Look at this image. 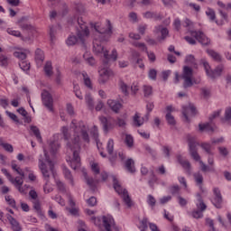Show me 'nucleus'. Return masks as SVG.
Here are the masks:
<instances>
[{
	"label": "nucleus",
	"mask_w": 231,
	"mask_h": 231,
	"mask_svg": "<svg viewBox=\"0 0 231 231\" xmlns=\"http://www.w3.org/2000/svg\"><path fill=\"white\" fill-rule=\"evenodd\" d=\"M70 128L74 131V138L72 142L67 143L68 149H70L73 152V158L70 161V167L74 171L80 169V137L82 138L85 143H89V126L86 125L82 121L77 123L76 119H73L70 124ZM80 133V136L77 135Z\"/></svg>",
	"instance_id": "1"
},
{
	"label": "nucleus",
	"mask_w": 231,
	"mask_h": 231,
	"mask_svg": "<svg viewBox=\"0 0 231 231\" xmlns=\"http://www.w3.org/2000/svg\"><path fill=\"white\" fill-rule=\"evenodd\" d=\"M45 162L42 160H39V169L47 181H50V176L52 175L55 178V164L51 160H50V156H48V152L44 150ZM47 163V164H46Z\"/></svg>",
	"instance_id": "2"
},
{
	"label": "nucleus",
	"mask_w": 231,
	"mask_h": 231,
	"mask_svg": "<svg viewBox=\"0 0 231 231\" xmlns=\"http://www.w3.org/2000/svg\"><path fill=\"white\" fill-rule=\"evenodd\" d=\"M193 73L194 70L192 69V68L185 66L183 68V72L180 77L178 72H175V84H178V82H180V79H181L183 80L182 88H184V89H188V88H192L195 84H198V82L192 79Z\"/></svg>",
	"instance_id": "3"
},
{
	"label": "nucleus",
	"mask_w": 231,
	"mask_h": 231,
	"mask_svg": "<svg viewBox=\"0 0 231 231\" xmlns=\"http://www.w3.org/2000/svg\"><path fill=\"white\" fill-rule=\"evenodd\" d=\"M93 51L96 55L103 54L104 66H109V51L104 49V45H102V40H97V38H95L93 42Z\"/></svg>",
	"instance_id": "4"
},
{
	"label": "nucleus",
	"mask_w": 231,
	"mask_h": 231,
	"mask_svg": "<svg viewBox=\"0 0 231 231\" xmlns=\"http://www.w3.org/2000/svg\"><path fill=\"white\" fill-rule=\"evenodd\" d=\"M113 181L116 192H117V194H121L123 201L125 203L128 208H131V207H133V200H131V197H129V192H127L126 189H122V186H120V183H118L116 177H113Z\"/></svg>",
	"instance_id": "5"
},
{
	"label": "nucleus",
	"mask_w": 231,
	"mask_h": 231,
	"mask_svg": "<svg viewBox=\"0 0 231 231\" xmlns=\"http://www.w3.org/2000/svg\"><path fill=\"white\" fill-rule=\"evenodd\" d=\"M79 27L77 28V35L79 40L84 44L86 37L89 36V29L88 28V23L84 22V18H78Z\"/></svg>",
	"instance_id": "6"
},
{
	"label": "nucleus",
	"mask_w": 231,
	"mask_h": 231,
	"mask_svg": "<svg viewBox=\"0 0 231 231\" xmlns=\"http://www.w3.org/2000/svg\"><path fill=\"white\" fill-rule=\"evenodd\" d=\"M107 28H102V23H91V28L97 32L99 35H111L113 33V25H111V21L106 20Z\"/></svg>",
	"instance_id": "7"
},
{
	"label": "nucleus",
	"mask_w": 231,
	"mask_h": 231,
	"mask_svg": "<svg viewBox=\"0 0 231 231\" xmlns=\"http://www.w3.org/2000/svg\"><path fill=\"white\" fill-rule=\"evenodd\" d=\"M188 143L189 148V154L195 160V162H199L201 160V157L199 156V153H198V143L196 142V139L194 137H188Z\"/></svg>",
	"instance_id": "8"
},
{
	"label": "nucleus",
	"mask_w": 231,
	"mask_h": 231,
	"mask_svg": "<svg viewBox=\"0 0 231 231\" xmlns=\"http://www.w3.org/2000/svg\"><path fill=\"white\" fill-rule=\"evenodd\" d=\"M189 33L191 37H195V39L202 44V46H209L210 44V40L205 33L201 31H189Z\"/></svg>",
	"instance_id": "9"
},
{
	"label": "nucleus",
	"mask_w": 231,
	"mask_h": 231,
	"mask_svg": "<svg viewBox=\"0 0 231 231\" xmlns=\"http://www.w3.org/2000/svg\"><path fill=\"white\" fill-rule=\"evenodd\" d=\"M197 113H198V110H196V106L191 103L182 107V115L186 122H190V119H189V116H196Z\"/></svg>",
	"instance_id": "10"
},
{
	"label": "nucleus",
	"mask_w": 231,
	"mask_h": 231,
	"mask_svg": "<svg viewBox=\"0 0 231 231\" xmlns=\"http://www.w3.org/2000/svg\"><path fill=\"white\" fill-rule=\"evenodd\" d=\"M42 101L43 106H45L49 111H53V97L50 92L47 90L42 92Z\"/></svg>",
	"instance_id": "11"
},
{
	"label": "nucleus",
	"mask_w": 231,
	"mask_h": 231,
	"mask_svg": "<svg viewBox=\"0 0 231 231\" xmlns=\"http://www.w3.org/2000/svg\"><path fill=\"white\" fill-rule=\"evenodd\" d=\"M214 198L211 200L212 204L216 208H223V196L221 195V190L219 188L213 189Z\"/></svg>",
	"instance_id": "12"
},
{
	"label": "nucleus",
	"mask_w": 231,
	"mask_h": 231,
	"mask_svg": "<svg viewBox=\"0 0 231 231\" xmlns=\"http://www.w3.org/2000/svg\"><path fill=\"white\" fill-rule=\"evenodd\" d=\"M103 230L102 231H111V228H114L116 231H120L116 226H115V219L113 217H103Z\"/></svg>",
	"instance_id": "13"
},
{
	"label": "nucleus",
	"mask_w": 231,
	"mask_h": 231,
	"mask_svg": "<svg viewBox=\"0 0 231 231\" xmlns=\"http://www.w3.org/2000/svg\"><path fill=\"white\" fill-rule=\"evenodd\" d=\"M98 74H99V79H98L99 84H106V82L109 80V77L113 75V71L107 68H103L98 70Z\"/></svg>",
	"instance_id": "14"
},
{
	"label": "nucleus",
	"mask_w": 231,
	"mask_h": 231,
	"mask_svg": "<svg viewBox=\"0 0 231 231\" xmlns=\"http://www.w3.org/2000/svg\"><path fill=\"white\" fill-rule=\"evenodd\" d=\"M99 121L103 125V131L107 134L111 129L115 128V125L111 122L110 119H107L106 116H99Z\"/></svg>",
	"instance_id": "15"
},
{
	"label": "nucleus",
	"mask_w": 231,
	"mask_h": 231,
	"mask_svg": "<svg viewBox=\"0 0 231 231\" xmlns=\"http://www.w3.org/2000/svg\"><path fill=\"white\" fill-rule=\"evenodd\" d=\"M223 71H225V66L219 65L217 68H215L214 70L211 69L208 77L212 80H216V79H217L218 77H221V75L223 74Z\"/></svg>",
	"instance_id": "16"
},
{
	"label": "nucleus",
	"mask_w": 231,
	"mask_h": 231,
	"mask_svg": "<svg viewBox=\"0 0 231 231\" xmlns=\"http://www.w3.org/2000/svg\"><path fill=\"white\" fill-rule=\"evenodd\" d=\"M107 106L116 114L120 113V110L122 109V103H120V101L108 99L107 100Z\"/></svg>",
	"instance_id": "17"
},
{
	"label": "nucleus",
	"mask_w": 231,
	"mask_h": 231,
	"mask_svg": "<svg viewBox=\"0 0 231 231\" xmlns=\"http://www.w3.org/2000/svg\"><path fill=\"white\" fill-rule=\"evenodd\" d=\"M125 169H126V171L130 172V174H134L136 172V167L134 166V160H133L132 158L127 159L125 162Z\"/></svg>",
	"instance_id": "18"
},
{
	"label": "nucleus",
	"mask_w": 231,
	"mask_h": 231,
	"mask_svg": "<svg viewBox=\"0 0 231 231\" xmlns=\"http://www.w3.org/2000/svg\"><path fill=\"white\" fill-rule=\"evenodd\" d=\"M193 178L195 180L196 185L199 187L201 192H205V189H203V175L201 174V172H195L193 174Z\"/></svg>",
	"instance_id": "19"
},
{
	"label": "nucleus",
	"mask_w": 231,
	"mask_h": 231,
	"mask_svg": "<svg viewBox=\"0 0 231 231\" xmlns=\"http://www.w3.org/2000/svg\"><path fill=\"white\" fill-rule=\"evenodd\" d=\"M7 219L12 226V230L14 231H22L21 224H19L12 215H7Z\"/></svg>",
	"instance_id": "20"
},
{
	"label": "nucleus",
	"mask_w": 231,
	"mask_h": 231,
	"mask_svg": "<svg viewBox=\"0 0 231 231\" xmlns=\"http://www.w3.org/2000/svg\"><path fill=\"white\" fill-rule=\"evenodd\" d=\"M157 32H161V37L159 38L160 42L165 41L169 37V29L159 25L156 27Z\"/></svg>",
	"instance_id": "21"
},
{
	"label": "nucleus",
	"mask_w": 231,
	"mask_h": 231,
	"mask_svg": "<svg viewBox=\"0 0 231 231\" xmlns=\"http://www.w3.org/2000/svg\"><path fill=\"white\" fill-rule=\"evenodd\" d=\"M177 160L179 163H180V165L183 167V169H185V171H187V172L190 174V168H191L190 162L187 160H184L181 155H178Z\"/></svg>",
	"instance_id": "22"
},
{
	"label": "nucleus",
	"mask_w": 231,
	"mask_h": 231,
	"mask_svg": "<svg viewBox=\"0 0 231 231\" xmlns=\"http://www.w3.org/2000/svg\"><path fill=\"white\" fill-rule=\"evenodd\" d=\"M218 14L221 19L216 20V24H217V26H223V24H225V21H228V14L225 13L222 9H218Z\"/></svg>",
	"instance_id": "23"
},
{
	"label": "nucleus",
	"mask_w": 231,
	"mask_h": 231,
	"mask_svg": "<svg viewBox=\"0 0 231 231\" xmlns=\"http://www.w3.org/2000/svg\"><path fill=\"white\" fill-rule=\"evenodd\" d=\"M83 174H84V178H85V180L87 181V184L88 185V187L92 190H94L95 187H97V183H98V180H95L93 178H89L86 171H84Z\"/></svg>",
	"instance_id": "24"
},
{
	"label": "nucleus",
	"mask_w": 231,
	"mask_h": 231,
	"mask_svg": "<svg viewBox=\"0 0 231 231\" xmlns=\"http://www.w3.org/2000/svg\"><path fill=\"white\" fill-rule=\"evenodd\" d=\"M143 17H145V19H155L156 21H162V19H163V16L162 14H158L151 11H147L146 13H144Z\"/></svg>",
	"instance_id": "25"
},
{
	"label": "nucleus",
	"mask_w": 231,
	"mask_h": 231,
	"mask_svg": "<svg viewBox=\"0 0 231 231\" xmlns=\"http://www.w3.org/2000/svg\"><path fill=\"white\" fill-rule=\"evenodd\" d=\"M197 199L199 203H197V208L198 210H200L201 212H205L207 210V204L203 201V198H201V194H197Z\"/></svg>",
	"instance_id": "26"
},
{
	"label": "nucleus",
	"mask_w": 231,
	"mask_h": 231,
	"mask_svg": "<svg viewBox=\"0 0 231 231\" xmlns=\"http://www.w3.org/2000/svg\"><path fill=\"white\" fill-rule=\"evenodd\" d=\"M223 124H230L231 122V106L225 109L224 117L221 118Z\"/></svg>",
	"instance_id": "27"
},
{
	"label": "nucleus",
	"mask_w": 231,
	"mask_h": 231,
	"mask_svg": "<svg viewBox=\"0 0 231 231\" xmlns=\"http://www.w3.org/2000/svg\"><path fill=\"white\" fill-rule=\"evenodd\" d=\"M23 183H24V179H20L19 177H16L14 179V182H13V185L16 187V189L23 194L24 193V189H23Z\"/></svg>",
	"instance_id": "28"
},
{
	"label": "nucleus",
	"mask_w": 231,
	"mask_h": 231,
	"mask_svg": "<svg viewBox=\"0 0 231 231\" xmlns=\"http://www.w3.org/2000/svg\"><path fill=\"white\" fill-rule=\"evenodd\" d=\"M207 53L209 55L210 58L216 60V62H221L222 57L221 54L217 52L214 50H207Z\"/></svg>",
	"instance_id": "29"
},
{
	"label": "nucleus",
	"mask_w": 231,
	"mask_h": 231,
	"mask_svg": "<svg viewBox=\"0 0 231 231\" xmlns=\"http://www.w3.org/2000/svg\"><path fill=\"white\" fill-rule=\"evenodd\" d=\"M35 60L37 64H42L44 62V51L41 49L35 51Z\"/></svg>",
	"instance_id": "30"
},
{
	"label": "nucleus",
	"mask_w": 231,
	"mask_h": 231,
	"mask_svg": "<svg viewBox=\"0 0 231 231\" xmlns=\"http://www.w3.org/2000/svg\"><path fill=\"white\" fill-rule=\"evenodd\" d=\"M199 163L200 164V171H202V172H216V168L213 166L208 167L201 159H199Z\"/></svg>",
	"instance_id": "31"
},
{
	"label": "nucleus",
	"mask_w": 231,
	"mask_h": 231,
	"mask_svg": "<svg viewBox=\"0 0 231 231\" xmlns=\"http://www.w3.org/2000/svg\"><path fill=\"white\" fill-rule=\"evenodd\" d=\"M85 100L88 109H90V111H93V109H95V103L93 101V97H91V94H87L85 96Z\"/></svg>",
	"instance_id": "32"
},
{
	"label": "nucleus",
	"mask_w": 231,
	"mask_h": 231,
	"mask_svg": "<svg viewBox=\"0 0 231 231\" xmlns=\"http://www.w3.org/2000/svg\"><path fill=\"white\" fill-rule=\"evenodd\" d=\"M17 113H19V115H22V116H23L24 122H26L27 124H30L32 122V118L28 116V112L26 111V109H24V107L18 108Z\"/></svg>",
	"instance_id": "33"
},
{
	"label": "nucleus",
	"mask_w": 231,
	"mask_h": 231,
	"mask_svg": "<svg viewBox=\"0 0 231 231\" xmlns=\"http://www.w3.org/2000/svg\"><path fill=\"white\" fill-rule=\"evenodd\" d=\"M11 167H12L13 171H15V172H17V174H19V176H21L20 179L24 180V171H23V169H21L20 167H18L15 164V161H13L11 162Z\"/></svg>",
	"instance_id": "34"
},
{
	"label": "nucleus",
	"mask_w": 231,
	"mask_h": 231,
	"mask_svg": "<svg viewBox=\"0 0 231 231\" xmlns=\"http://www.w3.org/2000/svg\"><path fill=\"white\" fill-rule=\"evenodd\" d=\"M50 149L52 154H55L60 149V143L59 141H52L50 143Z\"/></svg>",
	"instance_id": "35"
},
{
	"label": "nucleus",
	"mask_w": 231,
	"mask_h": 231,
	"mask_svg": "<svg viewBox=\"0 0 231 231\" xmlns=\"http://www.w3.org/2000/svg\"><path fill=\"white\" fill-rule=\"evenodd\" d=\"M31 131L33 133L34 136H36L38 142L42 143V136L41 135V130L37 126H31Z\"/></svg>",
	"instance_id": "36"
},
{
	"label": "nucleus",
	"mask_w": 231,
	"mask_h": 231,
	"mask_svg": "<svg viewBox=\"0 0 231 231\" xmlns=\"http://www.w3.org/2000/svg\"><path fill=\"white\" fill-rule=\"evenodd\" d=\"M45 75L47 77H51L53 75V67L51 66V61H47L44 66Z\"/></svg>",
	"instance_id": "37"
},
{
	"label": "nucleus",
	"mask_w": 231,
	"mask_h": 231,
	"mask_svg": "<svg viewBox=\"0 0 231 231\" xmlns=\"http://www.w3.org/2000/svg\"><path fill=\"white\" fill-rule=\"evenodd\" d=\"M63 173L65 178L69 181L70 185H75V182H73V175H71V171L68 170V168H63Z\"/></svg>",
	"instance_id": "38"
},
{
	"label": "nucleus",
	"mask_w": 231,
	"mask_h": 231,
	"mask_svg": "<svg viewBox=\"0 0 231 231\" xmlns=\"http://www.w3.org/2000/svg\"><path fill=\"white\" fill-rule=\"evenodd\" d=\"M83 59L86 60V62H88V64H89V66H95L97 62L93 56H89V52L83 54Z\"/></svg>",
	"instance_id": "39"
},
{
	"label": "nucleus",
	"mask_w": 231,
	"mask_h": 231,
	"mask_svg": "<svg viewBox=\"0 0 231 231\" xmlns=\"http://www.w3.org/2000/svg\"><path fill=\"white\" fill-rule=\"evenodd\" d=\"M82 77H83L85 86L89 89H93V85L91 84V79H89V77L88 76V73L83 72Z\"/></svg>",
	"instance_id": "40"
},
{
	"label": "nucleus",
	"mask_w": 231,
	"mask_h": 231,
	"mask_svg": "<svg viewBox=\"0 0 231 231\" xmlns=\"http://www.w3.org/2000/svg\"><path fill=\"white\" fill-rule=\"evenodd\" d=\"M165 118L169 125H171V127H174V125H176V119L174 118V116H172V114L167 113Z\"/></svg>",
	"instance_id": "41"
},
{
	"label": "nucleus",
	"mask_w": 231,
	"mask_h": 231,
	"mask_svg": "<svg viewBox=\"0 0 231 231\" xmlns=\"http://www.w3.org/2000/svg\"><path fill=\"white\" fill-rule=\"evenodd\" d=\"M125 143L129 148L134 147V139L133 138V135L125 134Z\"/></svg>",
	"instance_id": "42"
},
{
	"label": "nucleus",
	"mask_w": 231,
	"mask_h": 231,
	"mask_svg": "<svg viewBox=\"0 0 231 231\" xmlns=\"http://www.w3.org/2000/svg\"><path fill=\"white\" fill-rule=\"evenodd\" d=\"M119 88H120L122 93H124V95L125 97H127V95H129V91H128L129 86H127V84H125V82H124V80L119 81Z\"/></svg>",
	"instance_id": "43"
},
{
	"label": "nucleus",
	"mask_w": 231,
	"mask_h": 231,
	"mask_svg": "<svg viewBox=\"0 0 231 231\" xmlns=\"http://www.w3.org/2000/svg\"><path fill=\"white\" fill-rule=\"evenodd\" d=\"M106 151L109 156L113 155V152L115 151V141L113 139H109L106 144Z\"/></svg>",
	"instance_id": "44"
},
{
	"label": "nucleus",
	"mask_w": 231,
	"mask_h": 231,
	"mask_svg": "<svg viewBox=\"0 0 231 231\" xmlns=\"http://www.w3.org/2000/svg\"><path fill=\"white\" fill-rule=\"evenodd\" d=\"M206 15L208 17L209 21L211 22H214L216 23V11H214V9H210L208 8L207 11H206Z\"/></svg>",
	"instance_id": "45"
},
{
	"label": "nucleus",
	"mask_w": 231,
	"mask_h": 231,
	"mask_svg": "<svg viewBox=\"0 0 231 231\" xmlns=\"http://www.w3.org/2000/svg\"><path fill=\"white\" fill-rule=\"evenodd\" d=\"M199 131H207V133H214V128L209 124L199 125Z\"/></svg>",
	"instance_id": "46"
},
{
	"label": "nucleus",
	"mask_w": 231,
	"mask_h": 231,
	"mask_svg": "<svg viewBox=\"0 0 231 231\" xmlns=\"http://www.w3.org/2000/svg\"><path fill=\"white\" fill-rule=\"evenodd\" d=\"M66 42L68 46H75V44L79 42V38H77L75 35H70L68 37Z\"/></svg>",
	"instance_id": "47"
},
{
	"label": "nucleus",
	"mask_w": 231,
	"mask_h": 231,
	"mask_svg": "<svg viewBox=\"0 0 231 231\" xmlns=\"http://www.w3.org/2000/svg\"><path fill=\"white\" fill-rule=\"evenodd\" d=\"M181 188L179 185H173L170 187V192L172 196H178Z\"/></svg>",
	"instance_id": "48"
},
{
	"label": "nucleus",
	"mask_w": 231,
	"mask_h": 231,
	"mask_svg": "<svg viewBox=\"0 0 231 231\" xmlns=\"http://www.w3.org/2000/svg\"><path fill=\"white\" fill-rule=\"evenodd\" d=\"M190 216L192 217H194V219H201L203 217V211L197 209V210H193L190 213Z\"/></svg>",
	"instance_id": "49"
},
{
	"label": "nucleus",
	"mask_w": 231,
	"mask_h": 231,
	"mask_svg": "<svg viewBox=\"0 0 231 231\" xmlns=\"http://www.w3.org/2000/svg\"><path fill=\"white\" fill-rule=\"evenodd\" d=\"M5 201L6 203L12 207L13 208H17V206L15 204V199H14L12 198V196L8 195V196H5Z\"/></svg>",
	"instance_id": "50"
},
{
	"label": "nucleus",
	"mask_w": 231,
	"mask_h": 231,
	"mask_svg": "<svg viewBox=\"0 0 231 231\" xmlns=\"http://www.w3.org/2000/svg\"><path fill=\"white\" fill-rule=\"evenodd\" d=\"M200 146L207 152V154H212V145H210V143H203Z\"/></svg>",
	"instance_id": "51"
},
{
	"label": "nucleus",
	"mask_w": 231,
	"mask_h": 231,
	"mask_svg": "<svg viewBox=\"0 0 231 231\" xmlns=\"http://www.w3.org/2000/svg\"><path fill=\"white\" fill-rule=\"evenodd\" d=\"M201 62H202L203 68H204V69L206 71V75L208 77V75H210V72L212 71V69H210V65L205 60H202Z\"/></svg>",
	"instance_id": "52"
},
{
	"label": "nucleus",
	"mask_w": 231,
	"mask_h": 231,
	"mask_svg": "<svg viewBox=\"0 0 231 231\" xmlns=\"http://www.w3.org/2000/svg\"><path fill=\"white\" fill-rule=\"evenodd\" d=\"M140 223L141 231H145L149 227V219H147V217L143 218Z\"/></svg>",
	"instance_id": "53"
},
{
	"label": "nucleus",
	"mask_w": 231,
	"mask_h": 231,
	"mask_svg": "<svg viewBox=\"0 0 231 231\" xmlns=\"http://www.w3.org/2000/svg\"><path fill=\"white\" fill-rule=\"evenodd\" d=\"M156 181H157L156 175H154V171H152L150 173V180H148L150 187H154V183H156Z\"/></svg>",
	"instance_id": "54"
},
{
	"label": "nucleus",
	"mask_w": 231,
	"mask_h": 231,
	"mask_svg": "<svg viewBox=\"0 0 231 231\" xmlns=\"http://www.w3.org/2000/svg\"><path fill=\"white\" fill-rule=\"evenodd\" d=\"M133 46H134L135 48H140L142 51H147V46H145V43L143 42H134L133 43Z\"/></svg>",
	"instance_id": "55"
},
{
	"label": "nucleus",
	"mask_w": 231,
	"mask_h": 231,
	"mask_svg": "<svg viewBox=\"0 0 231 231\" xmlns=\"http://www.w3.org/2000/svg\"><path fill=\"white\" fill-rule=\"evenodd\" d=\"M0 66L6 67L8 66V57L0 54Z\"/></svg>",
	"instance_id": "56"
},
{
	"label": "nucleus",
	"mask_w": 231,
	"mask_h": 231,
	"mask_svg": "<svg viewBox=\"0 0 231 231\" xmlns=\"http://www.w3.org/2000/svg\"><path fill=\"white\" fill-rule=\"evenodd\" d=\"M158 75V71L154 69H151L148 72V77L151 79V80H156V77Z\"/></svg>",
	"instance_id": "57"
},
{
	"label": "nucleus",
	"mask_w": 231,
	"mask_h": 231,
	"mask_svg": "<svg viewBox=\"0 0 231 231\" xmlns=\"http://www.w3.org/2000/svg\"><path fill=\"white\" fill-rule=\"evenodd\" d=\"M68 126H62L61 127V133L63 134L64 140H69V133Z\"/></svg>",
	"instance_id": "58"
},
{
	"label": "nucleus",
	"mask_w": 231,
	"mask_h": 231,
	"mask_svg": "<svg viewBox=\"0 0 231 231\" xmlns=\"http://www.w3.org/2000/svg\"><path fill=\"white\" fill-rule=\"evenodd\" d=\"M5 114L7 115V116H9V118H11V120H14L16 124H20L19 122V118L17 117V116L10 111H5Z\"/></svg>",
	"instance_id": "59"
},
{
	"label": "nucleus",
	"mask_w": 231,
	"mask_h": 231,
	"mask_svg": "<svg viewBox=\"0 0 231 231\" xmlns=\"http://www.w3.org/2000/svg\"><path fill=\"white\" fill-rule=\"evenodd\" d=\"M162 153L169 160L171 158V148L167 145L162 146Z\"/></svg>",
	"instance_id": "60"
},
{
	"label": "nucleus",
	"mask_w": 231,
	"mask_h": 231,
	"mask_svg": "<svg viewBox=\"0 0 231 231\" xmlns=\"http://www.w3.org/2000/svg\"><path fill=\"white\" fill-rule=\"evenodd\" d=\"M143 93H144V97H151V95H152V87L144 86Z\"/></svg>",
	"instance_id": "61"
},
{
	"label": "nucleus",
	"mask_w": 231,
	"mask_h": 231,
	"mask_svg": "<svg viewBox=\"0 0 231 231\" xmlns=\"http://www.w3.org/2000/svg\"><path fill=\"white\" fill-rule=\"evenodd\" d=\"M19 66H20L21 69H23V71L30 70V63H28L26 61H21L19 63Z\"/></svg>",
	"instance_id": "62"
},
{
	"label": "nucleus",
	"mask_w": 231,
	"mask_h": 231,
	"mask_svg": "<svg viewBox=\"0 0 231 231\" xmlns=\"http://www.w3.org/2000/svg\"><path fill=\"white\" fill-rule=\"evenodd\" d=\"M14 55L16 59H20V60H24V59H26V53L23 51H15Z\"/></svg>",
	"instance_id": "63"
},
{
	"label": "nucleus",
	"mask_w": 231,
	"mask_h": 231,
	"mask_svg": "<svg viewBox=\"0 0 231 231\" xmlns=\"http://www.w3.org/2000/svg\"><path fill=\"white\" fill-rule=\"evenodd\" d=\"M7 33H9V35H13L14 37H21V32L15 31L11 28L7 29Z\"/></svg>",
	"instance_id": "64"
}]
</instances>
